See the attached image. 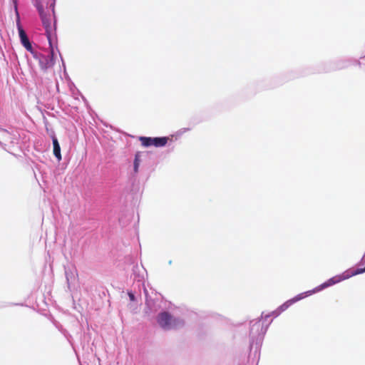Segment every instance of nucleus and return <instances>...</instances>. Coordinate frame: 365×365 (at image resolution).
Returning a JSON list of instances; mask_svg holds the SVG:
<instances>
[{
	"label": "nucleus",
	"instance_id": "3",
	"mask_svg": "<svg viewBox=\"0 0 365 365\" xmlns=\"http://www.w3.org/2000/svg\"><path fill=\"white\" fill-rule=\"evenodd\" d=\"M51 52L48 55H43L41 53H37L34 52L32 53L35 58L38 59L39 65L41 69L46 70L48 68H51L53 65V48L52 44H50Z\"/></svg>",
	"mask_w": 365,
	"mask_h": 365
},
{
	"label": "nucleus",
	"instance_id": "6",
	"mask_svg": "<svg viewBox=\"0 0 365 365\" xmlns=\"http://www.w3.org/2000/svg\"><path fill=\"white\" fill-rule=\"evenodd\" d=\"M349 279V275H345L344 273L340 275L334 276L329 279H328L327 282L321 284L320 289L327 288L329 286L334 285L336 283H339L344 279Z\"/></svg>",
	"mask_w": 365,
	"mask_h": 365
},
{
	"label": "nucleus",
	"instance_id": "7",
	"mask_svg": "<svg viewBox=\"0 0 365 365\" xmlns=\"http://www.w3.org/2000/svg\"><path fill=\"white\" fill-rule=\"evenodd\" d=\"M301 299H302V297L301 295H299V296H297L292 299L287 301L286 302H284L282 305H281L279 307V309H278L279 313H281V312L285 311L292 304H293L294 302H297L298 300H299Z\"/></svg>",
	"mask_w": 365,
	"mask_h": 365
},
{
	"label": "nucleus",
	"instance_id": "4",
	"mask_svg": "<svg viewBox=\"0 0 365 365\" xmlns=\"http://www.w3.org/2000/svg\"><path fill=\"white\" fill-rule=\"evenodd\" d=\"M141 144L144 147H163L165 146L168 140V137H158V138H150V137H140L139 138Z\"/></svg>",
	"mask_w": 365,
	"mask_h": 365
},
{
	"label": "nucleus",
	"instance_id": "9",
	"mask_svg": "<svg viewBox=\"0 0 365 365\" xmlns=\"http://www.w3.org/2000/svg\"><path fill=\"white\" fill-rule=\"evenodd\" d=\"M364 272H365V267L363 268V269L359 268V269H356L354 271H346V272H344V274H345V275H349V277H351L352 276L361 274V273H363Z\"/></svg>",
	"mask_w": 365,
	"mask_h": 365
},
{
	"label": "nucleus",
	"instance_id": "1",
	"mask_svg": "<svg viewBox=\"0 0 365 365\" xmlns=\"http://www.w3.org/2000/svg\"><path fill=\"white\" fill-rule=\"evenodd\" d=\"M48 0L46 2V8L43 3L36 1V8L39 13L42 24L45 29L46 34L49 42H51L56 38V20L54 16V4H51L49 6Z\"/></svg>",
	"mask_w": 365,
	"mask_h": 365
},
{
	"label": "nucleus",
	"instance_id": "8",
	"mask_svg": "<svg viewBox=\"0 0 365 365\" xmlns=\"http://www.w3.org/2000/svg\"><path fill=\"white\" fill-rule=\"evenodd\" d=\"M53 155L58 161L61 160V147L56 137L53 138Z\"/></svg>",
	"mask_w": 365,
	"mask_h": 365
},
{
	"label": "nucleus",
	"instance_id": "2",
	"mask_svg": "<svg viewBox=\"0 0 365 365\" xmlns=\"http://www.w3.org/2000/svg\"><path fill=\"white\" fill-rule=\"evenodd\" d=\"M158 324L164 329H171L179 327L183 324V322L174 318L169 312H160L157 317Z\"/></svg>",
	"mask_w": 365,
	"mask_h": 365
},
{
	"label": "nucleus",
	"instance_id": "10",
	"mask_svg": "<svg viewBox=\"0 0 365 365\" xmlns=\"http://www.w3.org/2000/svg\"><path fill=\"white\" fill-rule=\"evenodd\" d=\"M140 162V153H138L135 154V160H134V171H135V173H138V171Z\"/></svg>",
	"mask_w": 365,
	"mask_h": 365
},
{
	"label": "nucleus",
	"instance_id": "11",
	"mask_svg": "<svg viewBox=\"0 0 365 365\" xmlns=\"http://www.w3.org/2000/svg\"><path fill=\"white\" fill-rule=\"evenodd\" d=\"M12 1H13V4H14V11H15L16 16H19V11H18V0H12Z\"/></svg>",
	"mask_w": 365,
	"mask_h": 365
},
{
	"label": "nucleus",
	"instance_id": "5",
	"mask_svg": "<svg viewBox=\"0 0 365 365\" xmlns=\"http://www.w3.org/2000/svg\"><path fill=\"white\" fill-rule=\"evenodd\" d=\"M16 26L18 28L19 37H20V40H21L22 45L25 47V48L28 51H30L31 53H34L31 43H30L29 39L25 31L24 30V29L21 26V21H20V16H16Z\"/></svg>",
	"mask_w": 365,
	"mask_h": 365
},
{
	"label": "nucleus",
	"instance_id": "12",
	"mask_svg": "<svg viewBox=\"0 0 365 365\" xmlns=\"http://www.w3.org/2000/svg\"><path fill=\"white\" fill-rule=\"evenodd\" d=\"M129 297H130V300H132V301H133L135 299V296L132 293H129Z\"/></svg>",
	"mask_w": 365,
	"mask_h": 365
}]
</instances>
